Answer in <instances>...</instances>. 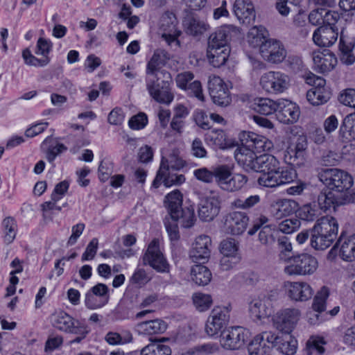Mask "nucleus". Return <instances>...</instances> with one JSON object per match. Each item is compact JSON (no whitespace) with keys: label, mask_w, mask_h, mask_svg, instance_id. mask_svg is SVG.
Instances as JSON below:
<instances>
[{"label":"nucleus","mask_w":355,"mask_h":355,"mask_svg":"<svg viewBox=\"0 0 355 355\" xmlns=\"http://www.w3.org/2000/svg\"><path fill=\"white\" fill-rule=\"evenodd\" d=\"M338 227V220L331 216L318 219L311 229V246L316 250L329 248L337 238Z\"/></svg>","instance_id":"1"},{"label":"nucleus","mask_w":355,"mask_h":355,"mask_svg":"<svg viewBox=\"0 0 355 355\" xmlns=\"http://www.w3.org/2000/svg\"><path fill=\"white\" fill-rule=\"evenodd\" d=\"M318 178L329 190L349 200V202L352 201L349 191L354 181L347 172L336 168H326L319 173Z\"/></svg>","instance_id":"2"},{"label":"nucleus","mask_w":355,"mask_h":355,"mask_svg":"<svg viewBox=\"0 0 355 355\" xmlns=\"http://www.w3.org/2000/svg\"><path fill=\"white\" fill-rule=\"evenodd\" d=\"M172 78L168 71L158 72L154 77H148L146 87L150 96L159 103L169 105L174 98L171 92Z\"/></svg>","instance_id":"3"},{"label":"nucleus","mask_w":355,"mask_h":355,"mask_svg":"<svg viewBox=\"0 0 355 355\" xmlns=\"http://www.w3.org/2000/svg\"><path fill=\"white\" fill-rule=\"evenodd\" d=\"M318 268L317 259L311 254L302 253L292 256L289 262L284 267V272L290 276H306L315 272Z\"/></svg>","instance_id":"4"},{"label":"nucleus","mask_w":355,"mask_h":355,"mask_svg":"<svg viewBox=\"0 0 355 355\" xmlns=\"http://www.w3.org/2000/svg\"><path fill=\"white\" fill-rule=\"evenodd\" d=\"M259 85L268 94H280L289 87L290 78L282 71H270L261 76Z\"/></svg>","instance_id":"5"},{"label":"nucleus","mask_w":355,"mask_h":355,"mask_svg":"<svg viewBox=\"0 0 355 355\" xmlns=\"http://www.w3.org/2000/svg\"><path fill=\"white\" fill-rule=\"evenodd\" d=\"M297 178L296 171L288 167L277 166L270 175H261L257 182L260 186L265 187H276L282 184H289Z\"/></svg>","instance_id":"6"},{"label":"nucleus","mask_w":355,"mask_h":355,"mask_svg":"<svg viewBox=\"0 0 355 355\" xmlns=\"http://www.w3.org/2000/svg\"><path fill=\"white\" fill-rule=\"evenodd\" d=\"M306 156L307 140L305 136L300 135L287 147L284 153V159L289 165L300 167L304 165Z\"/></svg>","instance_id":"7"},{"label":"nucleus","mask_w":355,"mask_h":355,"mask_svg":"<svg viewBox=\"0 0 355 355\" xmlns=\"http://www.w3.org/2000/svg\"><path fill=\"white\" fill-rule=\"evenodd\" d=\"M277 300V293L272 291L267 295L252 300L249 304L252 317L258 320L270 317L274 311V303Z\"/></svg>","instance_id":"8"},{"label":"nucleus","mask_w":355,"mask_h":355,"mask_svg":"<svg viewBox=\"0 0 355 355\" xmlns=\"http://www.w3.org/2000/svg\"><path fill=\"white\" fill-rule=\"evenodd\" d=\"M297 309H285L278 311L272 318L273 326L282 334H291L300 318Z\"/></svg>","instance_id":"9"},{"label":"nucleus","mask_w":355,"mask_h":355,"mask_svg":"<svg viewBox=\"0 0 355 355\" xmlns=\"http://www.w3.org/2000/svg\"><path fill=\"white\" fill-rule=\"evenodd\" d=\"M230 320V309L226 306L214 307L207 319L205 331L209 336H214L222 331Z\"/></svg>","instance_id":"10"},{"label":"nucleus","mask_w":355,"mask_h":355,"mask_svg":"<svg viewBox=\"0 0 355 355\" xmlns=\"http://www.w3.org/2000/svg\"><path fill=\"white\" fill-rule=\"evenodd\" d=\"M143 260L144 264L148 263L157 272H169V264L161 252L159 241L156 239L149 243Z\"/></svg>","instance_id":"11"},{"label":"nucleus","mask_w":355,"mask_h":355,"mask_svg":"<svg viewBox=\"0 0 355 355\" xmlns=\"http://www.w3.org/2000/svg\"><path fill=\"white\" fill-rule=\"evenodd\" d=\"M260 54L265 61L279 64L286 58L287 51L281 41L268 39L261 46Z\"/></svg>","instance_id":"12"},{"label":"nucleus","mask_w":355,"mask_h":355,"mask_svg":"<svg viewBox=\"0 0 355 355\" xmlns=\"http://www.w3.org/2000/svg\"><path fill=\"white\" fill-rule=\"evenodd\" d=\"M208 89L213 102L220 106H227L231 102V97L227 85L219 76L209 77Z\"/></svg>","instance_id":"13"},{"label":"nucleus","mask_w":355,"mask_h":355,"mask_svg":"<svg viewBox=\"0 0 355 355\" xmlns=\"http://www.w3.org/2000/svg\"><path fill=\"white\" fill-rule=\"evenodd\" d=\"M247 339L246 331L241 327H232L221 331L220 343L226 349L235 350L244 345Z\"/></svg>","instance_id":"14"},{"label":"nucleus","mask_w":355,"mask_h":355,"mask_svg":"<svg viewBox=\"0 0 355 355\" xmlns=\"http://www.w3.org/2000/svg\"><path fill=\"white\" fill-rule=\"evenodd\" d=\"M239 28L233 25H225L221 26L214 33H211L208 38L207 49H223L230 48L228 42L232 35H236Z\"/></svg>","instance_id":"15"},{"label":"nucleus","mask_w":355,"mask_h":355,"mask_svg":"<svg viewBox=\"0 0 355 355\" xmlns=\"http://www.w3.org/2000/svg\"><path fill=\"white\" fill-rule=\"evenodd\" d=\"M51 320L53 326L60 331L70 334L85 333L81 323L64 311L55 312L51 315Z\"/></svg>","instance_id":"16"},{"label":"nucleus","mask_w":355,"mask_h":355,"mask_svg":"<svg viewBox=\"0 0 355 355\" xmlns=\"http://www.w3.org/2000/svg\"><path fill=\"white\" fill-rule=\"evenodd\" d=\"M211 247V240L209 236L200 235L198 236L189 251V258L193 262L205 263L210 257Z\"/></svg>","instance_id":"17"},{"label":"nucleus","mask_w":355,"mask_h":355,"mask_svg":"<svg viewBox=\"0 0 355 355\" xmlns=\"http://www.w3.org/2000/svg\"><path fill=\"white\" fill-rule=\"evenodd\" d=\"M300 116L299 107L287 99H279L276 110V117L278 121L284 124L296 122Z\"/></svg>","instance_id":"18"},{"label":"nucleus","mask_w":355,"mask_h":355,"mask_svg":"<svg viewBox=\"0 0 355 355\" xmlns=\"http://www.w3.org/2000/svg\"><path fill=\"white\" fill-rule=\"evenodd\" d=\"M249 222L248 215L241 211H232L227 215L225 228L227 233L240 235L246 230Z\"/></svg>","instance_id":"19"},{"label":"nucleus","mask_w":355,"mask_h":355,"mask_svg":"<svg viewBox=\"0 0 355 355\" xmlns=\"http://www.w3.org/2000/svg\"><path fill=\"white\" fill-rule=\"evenodd\" d=\"M335 249L339 250V254L343 260L347 261L355 260V234L347 236L345 233L342 232L329 254Z\"/></svg>","instance_id":"20"},{"label":"nucleus","mask_w":355,"mask_h":355,"mask_svg":"<svg viewBox=\"0 0 355 355\" xmlns=\"http://www.w3.org/2000/svg\"><path fill=\"white\" fill-rule=\"evenodd\" d=\"M220 208L218 196H207L202 199L199 204V218L203 221H211L218 214Z\"/></svg>","instance_id":"21"},{"label":"nucleus","mask_w":355,"mask_h":355,"mask_svg":"<svg viewBox=\"0 0 355 355\" xmlns=\"http://www.w3.org/2000/svg\"><path fill=\"white\" fill-rule=\"evenodd\" d=\"M233 10L237 19L243 24L250 25L255 21V10L251 0H235Z\"/></svg>","instance_id":"22"},{"label":"nucleus","mask_w":355,"mask_h":355,"mask_svg":"<svg viewBox=\"0 0 355 355\" xmlns=\"http://www.w3.org/2000/svg\"><path fill=\"white\" fill-rule=\"evenodd\" d=\"M288 297L296 302H304L311 298L313 291L306 282H287L285 285Z\"/></svg>","instance_id":"23"},{"label":"nucleus","mask_w":355,"mask_h":355,"mask_svg":"<svg viewBox=\"0 0 355 355\" xmlns=\"http://www.w3.org/2000/svg\"><path fill=\"white\" fill-rule=\"evenodd\" d=\"M338 30L336 26H322L313 34V42L322 47L332 46L338 40Z\"/></svg>","instance_id":"24"},{"label":"nucleus","mask_w":355,"mask_h":355,"mask_svg":"<svg viewBox=\"0 0 355 355\" xmlns=\"http://www.w3.org/2000/svg\"><path fill=\"white\" fill-rule=\"evenodd\" d=\"M313 61L315 70L322 73L331 71L337 64L336 57L329 51L314 53Z\"/></svg>","instance_id":"25"},{"label":"nucleus","mask_w":355,"mask_h":355,"mask_svg":"<svg viewBox=\"0 0 355 355\" xmlns=\"http://www.w3.org/2000/svg\"><path fill=\"white\" fill-rule=\"evenodd\" d=\"M234 157L238 164L246 171H254L258 158L256 153L249 148L239 147L234 152Z\"/></svg>","instance_id":"26"},{"label":"nucleus","mask_w":355,"mask_h":355,"mask_svg":"<svg viewBox=\"0 0 355 355\" xmlns=\"http://www.w3.org/2000/svg\"><path fill=\"white\" fill-rule=\"evenodd\" d=\"M318 207L320 209L326 211L331 207L343 205L349 202V200L343 198V197L337 195L335 192L329 190H322L317 198Z\"/></svg>","instance_id":"27"},{"label":"nucleus","mask_w":355,"mask_h":355,"mask_svg":"<svg viewBox=\"0 0 355 355\" xmlns=\"http://www.w3.org/2000/svg\"><path fill=\"white\" fill-rule=\"evenodd\" d=\"M175 17L169 16H164L162 19L161 28L163 30L162 37L167 42L168 45L175 44H179L178 40V36L180 35V31H178L176 28V21Z\"/></svg>","instance_id":"28"},{"label":"nucleus","mask_w":355,"mask_h":355,"mask_svg":"<svg viewBox=\"0 0 355 355\" xmlns=\"http://www.w3.org/2000/svg\"><path fill=\"white\" fill-rule=\"evenodd\" d=\"M297 203L292 200L282 199L274 202L270 206V214L276 220L289 216L295 210Z\"/></svg>","instance_id":"29"},{"label":"nucleus","mask_w":355,"mask_h":355,"mask_svg":"<svg viewBox=\"0 0 355 355\" xmlns=\"http://www.w3.org/2000/svg\"><path fill=\"white\" fill-rule=\"evenodd\" d=\"M41 150L46 154L49 162H53L55 157L67 150V148L51 136L47 137L41 144Z\"/></svg>","instance_id":"30"},{"label":"nucleus","mask_w":355,"mask_h":355,"mask_svg":"<svg viewBox=\"0 0 355 355\" xmlns=\"http://www.w3.org/2000/svg\"><path fill=\"white\" fill-rule=\"evenodd\" d=\"M166 327L167 325L164 321L156 319L137 324L136 330L139 334L151 336L164 333Z\"/></svg>","instance_id":"31"},{"label":"nucleus","mask_w":355,"mask_h":355,"mask_svg":"<svg viewBox=\"0 0 355 355\" xmlns=\"http://www.w3.org/2000/svg\"><path fill=\"white\" fill-rule=\"evenodd\" d=\"M182 194L178 189L171 191L165 196L164 205L171 218H178L180 209L182 208Z\"/></svg>","instance_id":"32"},{"label":"nucleus","mask_w":355,"mask_h":355,"mask_svg":"<svg viewBox=\"0 0 355 355\" xmlns=\"http://www.w3.org/2000/svg\"><path fill=\"white\" fill-rule=\"evenodd\" d=\"M186 33L192 36L204 34L209 28V25L203 20L193 16H188L183 22Z\"/></svg>","instance_id":"33"},{"label":"nucleus","mask_w":355,"mask_h":355,"mask_svg":"<svg viewBox=\"0 0 355 355\" xmlns=\"http://www.w3.org/2000/svg\"><path fill=\"white\" fill-rule=\"evenodd\" d=\"M354 48V43L346 39L341 31L339 42V50L340 52V60L342 63L346 65H352L355 62V55L353 50Z\"/></svg>","instance_id":"34"},{"label":"nucleus","mask_w":355,"mask_h":355,"mask_svg":"<svg viewBox=\"0 0 355 355\" xmlns=\"http://www.w3.org/2000/svg\"><path fill=\"white\" fill-rule=\"evenodd\" d=\"M256 163L254 171L260 172L261 175H270L279 165V161L273 155L268 154L258 156Z\"/></svg>","instance_id":"35"},{"label":"nucleus","mask_w":355,"mask_h":355,"mask_svg":"<svg viewBox=\"0 0 355 355\" xmlns=\"http://www.w3.org/2000/svg\"><path fill=\"white\" fill-rule=\"evenodd\" d=\"M168 58L167 53L164 50H155L147 64L146 73L148 77H154L158 72L166 71V70H159V68L164 64Z\"/></svg>","instance_id":"36"},{"label":"nucleus","mask_w":355,"mask_h":355,"mask_svg":"<svg viewBox=\"0 0 355 355\" xmlns=\"http://www.w3.org/2000/svg\"><path fill=\"white\" fill-rule=\"evenodd\" d=\"M338 138L343 142L355 139V114L346 116L340 126Z\"/></svg>","instance_id":"37"},{"label":"nucleus","mask_w":355,"mask_h":355,"mask_svg":"<svg viewBox=\"0 0 355 355\" xmlns=\"http://www.w3.org/2000/svg\"><path fill=\"white\" fill-rule=\"evenodd\" d=\"M275 347L283 354L293 355L297 350V342L291 334H282Z\"/></svg>","instance_id":"38"},{"label":"nucleus","mask_w":355,"mask_h":355,"mask_svg":"<svg viewBox=\"0 0 355 355\" xmlns=\"http://www.w3.org/2000/svg\"><path fill=\"white\" fill-rule=\"evenodd\" d=\"M190 274L192 280L198 286L207 285L212 277L209 268L200 264L192 266Z\"/></svg>","instance_id":"39"},{"label":"nucleus","mask_w":355,"mask_h":355,"mask_svg":"<svg viewBox=\"0 0 355 355\" xmlns=\"http://www.w3.org/2000/svg\"><path fill=\"white\" fill-rule=\"evenodd\" d=\"M230 53V48L222 49H207V57L214 67H220L225 64Z\"/></svg>","instance_id":"40"},{"label":"nucleus","mask_w":355,"mask_h":355,"mask_svg":"<svg viewBox=\"0 0 355 355\" xmlns=\"http://www.w3.org/2000/svg\"><path fill=\"white\" fill-rule=\"evenodd\" d=\"M331 97L329 89H311L306 93L308 101L313 105H320L327 103Z\"/></svg>","instance_id":"41"},{"label":"nucleus","mask_w":355,"mask_h":355,"mask_svg":"<svg viewBox=\"0 0 355 355\" xmlns=\"http://www.w3.org/2000/svg\"><path fill=\"white\" fill-rule=\"evenodd\" d=\"M277 101L270 98H259L255 100L252 105L253 109L258 113L263 115H270L276 113Z\"/></svg>","instance_id":"42"},{"label":"nucleus","mask_w":355,"mask_h":355,"mask_svg":"<svg viewBox=\"0 0 355 355\" xmlns=\"http://www.w3.org/2000/svg\"><path fill=\"white\" fill-rule=\"evenodd\" d=\"M177 223L179 222L180 225L184 228L191 227L196 221L194 208L192 206L182 208L180 209L179 216L173 218Z\"/></svg>","instance_id":"43"},{"label":"nucleus","mask_w":355,"mask_h":355,"mask_svg":"<svg viewBox=\"0 0 355 355\" xmlns=\"http://www.w3.org/2000/svg\"><path fill=\"white\" fill-rule=\"evenodd\" d=\"M326 344L324 338L320 336H311L306 343L304 349L306 355H322L324 352L323 345Z\"/></svg>","instance_id":"44"},{"label":"nucleus","mask_w":355,"mask_h":355,"mask_svg":"<svg viewBox=\"0 0 355 355\" xmlns=\"http://www.w3.org/2000/svg\"><path fill=\"white\" fill-rule=\"evenodd\" d=\"M141 355H171L169 346L159 343H152L141 349Z\"/></svg>","instance_id":"45"},{"label":"nucleus","mask_w":355,"mask_h":355,"mask_svg":"<svg viewBox=\"0 0 355 355\" xmlns=\"http://www.w3.org/2000/svg\"><path fill=\"white\" fill-rule=\"evenodd\" d=\"M263 28L254 26L250 29L248 34V42L249 44L254 48L259 47L261 51V46L267 40L265 39Z\"/></svg>","instance_id":"46"},{"label":"nucleus","mask_w":355,"mask_h":355,"mask_svg":"<svg viewBox=\"0 0 355 355\" xmlns=\"http://www.w3.org/2000/svg\"><path fill=\"white\" fill-rule=\"evenodd\" d=\"M277 245L279 249V257L281 260L289 262V259L293 250L292 244L289 239L285 236L277 239Z\"/></svg>","instance_id":"47"},{"label":"nucleus","mask_w":355,"mask_h":355,"mask_svg":"<svg viewBox=\"0 0 355 355\" xmlns=\"http://www.w3.org/2000/svg\"><path fill=\"white\" fill-rule=\"evenodd\" d=\"M2 225L4 231V241L7 244H10L16 236L17 223L13 218L7 217L3 220Z\"/></svg>","instance_id":"48"},{"label":"nucleus","mask_w":355,"mask_h":355,"mask_svg":"<svg viewBox=\"0 0 355 355\" xmlns=\"http://www.w3.org/2000/svg\"><path fill=\"white\" fill-rule=\"evenodd\" d=\"M248 178L241 173H236L231 175L228 179L224 191L234 192L241 190L247 183Z\"/></svg>","instance_id":"49"},{"label":"nucleus","mask_w":355,"mask_h":355,"mask_svg":"<svg viewBox=\"0 0 355 355\" xmlns=\"http://www.w3.org/2000/svg\"><path fill=\"white\" fill-rule=\"evenodd\" d=\"M320 211L315 205L306 204L298 209V217L306 221H313L320 215Z\"/></svg>","instance_id":"50"},{"label":"nucleus","mask_w":355,"mask_h":355,"mask_svg":"<svg viewBox=\"0 0 355 355\" xmlns=\"http://www.w3.org/2000/svg\"><path fill=\"white\" fill-rule=\"evenodd\" d=\"M261 200L260 196L258 195L250 196L245 199L236 198L232 202V207L241 209H249L259 203Z\"/></svg>","instance_id":"51"},{"label":"nucleus","mask_w":355,"mask_h":355,"mask_svg":"<svg viewBox=\"0 0 355 355\" xmlns=\"http://www.w3.org/2000/svg\"><path fill=\"white\" fill-rule=\"evenodd\" d=\"M329 296V291L327 288L322 287L315 296L312 304L313 309L318 312L322 313L326 310V301Z\"/></svg>","instance_id":"52"},{"label":"nucleus","mask_w":355,"mask_h":355,"mask_svg":"<svg viewBox=\"0 0 355 355\" xmlns=\"http://www.w3.org/2000/svg\"><path fill=\"white\" fill-rule=\"evenodd\" d=\"M231 175V171L226 166H220L214 169V180L223 190L225 189V185Z\"/></svg>","instance_id":"53"},{"label":"nucleus","mask_w":355,"mask_h":355,"mask_svg":"<svg viewBox=\"0 0 355 355\" xmlns=\"http://www.w3.org/2000/svg\"><path fill=\"white\" fill-rule=\"evenodd\" d=\"M192 299L196 308L200 311L207 310L212 304L211 297L208 294L196 293L193 295Z\"/></svg>","instance_id":"54"},{"label":"nucleus","mask_w":355,"mask_h":355,"mask_svg":"<svg viewBox=\"0 0 355 355\" xmlns=\"http://www.w3.org/2000/svg\"><path fill=\"white\" fill-rule=\"evenodd\" d=\"M218 349V346L216 344L206 343L189 349L187 354L189 355H208L217 352Z\"/></svg>","instance_id":"55"},{"label":"nucleus","mask_w":355,"mask_h":355,"mask_svg":"<svg viewBox=\"0 0 355 355\" xmlns=\"http://www.w3.org/2000/svg\"><path fill=\"white\" fill-rule=\"evenodd\" d=\"M239 243L234 239H227L221 241L220 252L222 255H239Z\"/></svg>","instance_id":"56"},{"label":"nucleus","mask_w":355,"mask_h":355,"mask_svg":"<svg viewBox=\"0 0 355 355\" xmlns=\"http://www.w3.org/2000/svg\"><path fill=\"white\" fill-rule=\"evenodd\" d=\"M22 57L26 64L33 67H45L50 61L49 58H37L34 56L28 49H25L22 51Z\"/></svg>","instance_id":"57"},{"label":"nucleus","mask_w":355,"mask_h":355,"mask_svg":"<svg viewBox=\"0 0 355 355\" xmlns=\"http://www.w3.org/2000/svg\"><path fill=\"white\" fill-rule=\"evenodd\" d=\"M254 143L252 144V150L254 152L257 151V153H261L263 151H267L270 150L273 145L271 141L268 139L266 137L256 135V136H254Z\"/></svg>","instance_id":"58"},{"label":"nucleus","mask_w":355,"mask_h":355,"mask_svg":"<svg viewBox=\"0 0 355 355\" xmlns=\"http://www.w3.org/2000/svg\"><path fill=\"white\" fill-rule=\"evenodd\" d=\"M268 347L266 346V343L256 336L248 345V350L250 355H265L267 353Z\"/></svg>","instance_id":"59"},{"label":"nucleus","mask_w":355,"mask_h":355,"mask_svg":"<svg viewBox=\"0 0 355 355\" xmlns=\"http://www.w3.org/2000/svg\"><path fill=\"white\" fill-rule=\"evenodd\" d=\"M164 164L166 168V173H167L170 169L178 171L183 168L184 166V161L175 154L170 155L168 159L162 158L161 164Z\"/></svg>","instance_id":"60"},{"label":"nucleus","mask_w":355,"mask_h":355,"mask_svg":"<svg viewBox=\"0 0 355 355\" xmlns=\"http://www.w3.org/2000/svg\"><path fill=\"white\" fill-rule=\"evenodd\" d=\"M301 223L299 219L289 218L279 223V230L284 234H291L300 227Z\"/></svg>","instance_id":"61"},{"label":"nucleus","mask_w":355,"mask_h":355,"mask_svg":"<svg viewBox=\"0 0 355 355\" xmlns=\"http://www.w3.org/2000/svg\"><path fill=\"white\" fill-rule=\"evenodd\" d=\"M85 304L89 309L94 310L104 306L107 304V302L87 292L85 295Z\"/></svg>","instance_id":"62"},{"label":"nucleus","mask_w":355,"mask_h":355,"mask_svg":"<svg viewBox=\"0 0 355 355\" xmlns=\"http://www.w3.org/2000/svg\"><path fill=\"white\" fill-rule=\"evenodd\" d=\"M164 225L172 241H176L180 239L178 223L174 219H171V216H166L164 220Z\"/></svg>","instance_id":"63"},{"label":"nucleus","mask_w":355,"mask_h":355,"mask_svg":"<svg viewBox=\"0 0 355 355\" xmlns=\"http://www.w3.org/2000/svg\"><path fill=\"white\" fill-rule=\"evenodd\" d=\"M338 101L344 105L355 108V89L349 88L341 92Z\"/></svg>","instance_id":"64"}]
</instances>
